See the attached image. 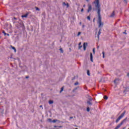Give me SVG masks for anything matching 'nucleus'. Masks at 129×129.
I'll return each instance as SVG.
<instances>
[{
  "label": "nucleus",
  "instance_id": "f257e3e1",
  "mask_svg": "<svg viewBox=\"0 0 129 129\" xmlns=\"http://www.w3.org/2000/svg\"><path fill=\"white\" fill-rule=\"evenodd\" d=\"M94 4L95 5L96 9L98 10V21L97 23L98 24L99 28H101L103 27V22H101V17L100 16V5H99V0H95L94 2Z\"/></svg>",
  "mask_w": 129,
  "mask_h": 129
},
{
  "label": "nucleus",
  "instance_id": "f03ea898",
  "mask_svg": "<svg viewBox=\"0 0 129 129\" xmlns=\"http://www.w3.org/2000/svg\"><path fill=\"white\" fill-rule=\"evenodd\" d=\"M125 114V111H124L123 113H122L121 115L119 116V117H118V118L116 120V122H118V121H119V120H120V119H121V118H122V117L124 116Z\"/></svg>",
  "mask_w": 129,
  "mask_h": 129
},
{
  "label": "nucleus",
  "instance_id": "7ed1b4c3",
  "mask_svg": "<svg viewBox=\"0 0 129 129\" xmlns=\"http://www.w3.org/2000/svg\"><path fill=\"white\" fill-rule=\"evenodd\" d=\"M91 10H92V7H91V5H88V13H89L90 12V11H91Z\"/></svg>",
  "mask_w": 129,
  "mask_h": 129
},
{
  "label": "nucleus",
  "instance_id": "20e7f679",
  "mask_svg": "<svg viewBox=\"0 0 129 129\" xmlns=\"http://www.w3.org/2000/svg\"><path fill=\"white\" fill-rule=\"evenodd\" d=\"M86 47H87V43H84L83 44V48H84V50L85 51L86 50Z\"/></svg>",
  "mask_w": 129,
  "mask_h": 129
},
{
  "label": "nucleus",
  "instance_id": "39448f33",
  "mask_svg": "<svg viewBox=\"0 0 129 129\" xmlns=\"http://www.w3.org/2000/svg\"><path fill=\"white\" fill-rule=\"evenodd\" d=\"M90 60L91 62H93V56L92 55V53H90Z\"/></svg>",
  "mask_w": 129,
  "mask_h": 129
},
{
  "label": "nucleus",
  "instance_id": "423d86ee",
  "mask_svg": "<svg viewBox=\"0 0 129 129\" xmlns=\"http://www.w3.org/2000/svg\"><path fill=\"white\" fill-rule=\"evenodd\" d=\"M63 6H66L67 8H69V4L68 3H65V2H64L63 3Z\"/></svg>",
  "mask_w": 129,
  "mask_h": 129
},
{
  "label": "nucleus",
  "instance_id": "0eeeda50",
  "mask_svg": "<svg viewBox=\"0 0 129 129\" xmlns=\"http://www.w3.org/2000/svg\"><path fill=\"white\" fill-rule=\"evenodd\" d=\"M114 16H115V14H114V12H113L110 15V18H114Z\"/></svg>",
  "mask_w": 129,
  "mask_h": 129
},
{
  "label": "nucleus",
  "instance_id": "6e6552de",
  "mask_svg": "<svg viewBox=\"0 0 129 129\" xmlns=\"http://www.w3.org/2000/svg\"><path fill=\"white\" fill-rule=\"evenodd\" d=\"M118 81H119V80H118V79H117L114 81V83H115V84H117Z\"/></svg>",
  "mask_w": 129,
  "mask_h": 129
},
{
  "label": "nucleus",
  "instance_id": "1a4fd4ad",
  "mask_svg": "<svg viewBox=\"0 0 129 129\" xmlns=\"http://www.w3.org/2000/svg\"><path fill=\"white\" fill-rule=\"evenodd\" d=\"M101 34V32H100V29L99 30L98 34V38L99 39V35Z\"/></svg>",
  "mask_w": 129,
  "mask_h": 129
},
{
  "label": "nucleus",
  "instance_id": "9d476101",
  "mask_svg": "<svg viewBox=\"0 0 129 129\" xmlns=\"http://www.w3.org/2000/svg\"><path fill=\"white\" fill-rule=\"evenodd\" d=\"M12 49H13L14 50V51L15 53H16V52H17V50L16 49V48H15V47L12 46Z\"/></svg>",
  "mask_w": 129,
  "mask_h": 129
},
{
  "label": "nucleus",
  "instance_id": "9b49d317",
  "mask_svg": "<svg viewBox=\"0 0 129 129\" xmlns=\"http://www.w3.org/2000/svg\"><path fill=\"white\" fill-rule=\"evenodd\" d=\"M87 103L89 105H91L92 104V103L90 102V101H88Z\"/></svg>",
  "mask_w": 129,
  "mask_h": 129
},
{
  "label": "nucleus",
  "instance_id": "f8f14e48",
  "mask_svg": "<svg viewBox=\"0 0 129 129\" xmlns=\"http://www.w3.org/2000/svg\"><path fill=\"white\" fill-rule=\"evenodd\" d=\"M53 102H53V101L50 100V101H49V104H52V103H53Z\"/></svg>",
  "mask_w": 129,
  "mask_h": 129
},
{
  "label": "nucleus",
  "instance_id": "ddd939ff",
  "mask_svg": "<svg viewBox=\"0 0 129 129\" xmlns=\"http://www.w3.org/2000/svg\"><path fill=\"white\" fill-rule=\"evenodd\" d=\"M27 17H28V15H27L22 16V18H27Z\"/></svg>",
  "mask_w": 129,
  "mask_h": 129
},
{
  "label": "nucleus",
  "instance_id": "4468645a",
  "mask_svg": "<svg viewBox=\"0 0 129 129\" xmlns=\"http://www.w3.org/2000/svg\"><path fill=\"white\" fill-rule=\"evenodd\" d=\"M92 101V98L91 97H89V101Z\"/></svg>",
  "mask_w": 129,
  "mask_h": 129
},
{
  "label": "nucleus",
  "instance_id": "2eb2a0df",
  "mask_svg": "<svg viewBox=\"0 0 129 129\" xmlns=\"http://www.w3.org/2000/svg\"><path fill=\"white\" fill-rule=\"evenodd\" d=\"M56 121H58V120L57 119H55L52 121V122H53L54 123H55V122H56Z\"/></svg>",
  "mask_w": 129,
  "mask_h": 129
},
{
  "label": "nucleus",
  "instance_id": "dca6fc26",
  "mask_svg": "<svg viewBox=\"0 0 129 129\" xmlns=\"http://www.w3.org/2000/svg\"><path fill=\"white\" fill-rule=\"evenodd\" d=\"M47 120H48V121H49V122H52V119H51L50 118L48 119Z\"/></svg>",
  "mask_w": 129,
  "mask_h": 129
},
{
  "label": "nucleus",
  "instance_id": "f3484780",
  "mask_svg": "<svg viewBox=\"0 0 129 129\" xmlns=\"http://www.w3.org/2000/svg\"><path fill=\"white\" fill-rule=\"evenodd\" d=\"M93 54H95V48L93 49Z\"/></svg>",
  "mask_w": 129,
  "mask_h": 129
},
{
  "label": "nucleus",
  "instance_id": "a211bd4d",
  "mask_svg": "<svg viewBox=\"0 0 129 129\" xmlns=\"http://www.w3.org/2000/svg\"><path fill=\"white\" fill-rule=\"evenodd\" d=\"M87 75H88V76H90V74L89 73V71H87Z\"/></svg>",
  "mask_w": 129,
  "mask_h": 129
},
{
  "label": "nucleus",
  "instance_id": "6ab92c4d",
  "mask_svg": "<svg viewBox=\"0 0 129 129\" xmlns=\"http://www.w3.org/2000/svg\"><path fill=\"white\" fill-rule=\"evenodd\" d=\"M87 20H88L89 21H90V17L88 16V17H87Z\"/></svg>",
  "mask_w": 129,
  "mask_h": 129
},
{
  "label": "nucleus",
  "instance_id": "aec40b11",
  "mask_svg": "<svg viewBox=\"0 0 129 129\" xmlns=\"http://www.w3.org/2000/svg\"><path fill=\"white\" fill-rule=\"evenodd\" d=\"M107 98H108L107 97V96H104V99H106H106H107Z\"/></svg>",
  "mask_w": 129,
  "mask_h": 129
},
{
  "label": "nucleus",
  "instance_id": "412c9836",
  "mask_svg": "<svg viewBox=\"0 0 129 129\" xmlns=\"http://www.w3.org/2000/svg\"><path fill=\"white\" fill-rule=\"evenodd\" d=\"M3 34H4V35H5V36H6L7 33H6V32H5V31H3Z\"/></svg>",
  "mask_w": 129,
  "mask_h": 129
},
{
  "label": "nucleus",
  "instance_id": "4be33fe9",
  "mask_svg": "<svg viewBox=\"0 0 129 129\" xmlns=\"http://www.w3.org/2000/svg\"><path fill=\"white\" fill-rule=\"evenodd\" d=\"M80 35H81V32H78V36H80Z\"/></svg>",
  "mask_w": 129,
  "mask_h": 129
},
{
  "label": "nucleus",
  "instance_id": "5701e85b",
  "mask_svg": "<svg viewBox=\"0 0 129 129\" xmlns=\"http://www.w3.org/2000/svg\"><path fill=\"white\" fill-rule=\"evenodd\" d=\"M82 47V45H79V49H80Z\"/></svg>",
  "mask_w": 129,
  "mask_h": 129
},
{
  "label": "nucleus",
  "instance_id": "b1692460",
  "mask_svg": "<svg viewBox=\"0 0 129 129\" xmlns=\"http://www.w3.org/2000/svg\"><path fill=\"white\" fill-rule=\"evenodd\" d=\"M59 50H60L61 53H63V49H62V48H60Z\"/></svg>",
  "mask_w": 129,
  "mask_h": 129
},
{
  "label": "nucleus",
  "instance_id": "393cba45",
  "mask_svg": "<svg viewBox=\"0 0 129 129\" xmlns=\"http://www.w3.org/2000/svg\"><path fill=\"white\" fill-rule=\"evenodd\" d=\"M90 110V109H89V107H88L87 108V111L89 112Z\"/></svg>",
  "mask_w": 129,
  "mask_h": 129
},
{
  "label": "nucleus",
  "instance_id": "a878e982",
  "mask_svg": "<svg viewBox=\"0 0 129 129\" xmlns=\"http://www.w3.org/2000/svg\"><path fill=\"white\" fill-rule=\"evenodd\" d=\"M102 54H103V58H104V51L102 52Z\"/></svg>",
  "mask_w": 129,
  "mask_h": 129
},
{
  "label": "nucleus",
  "instance_id": "bb28decb",
  "mask_svg": "<svg viewBox=\"0 0 129 129\" xmlns=\"http://www.w3.org/2000/svg\"><path fill=\"white\" fill-rule=\"evenodd\" d=\"M63 88H61V90H60V92H62V91H63Z\"/></svg>",
  "mask_w": 129,
  "mask_h": 129
},
{
  "label": "nucleus",
  "instance_id": "cd10ccee",
  "mask_svg": "<svg viewBox=\"0 0 129 129\" xmlns=\"http://www.w3.org/2000/svg\"><path fill=\"white\" fill-rule=\"evenodd\" d=\"M82 28H83V29H84V28H85V25H82Z\"/></svg>",
  "mask_w": 129,
  "mask_h": 129
},
{
  "label": "nucleus",
  "instance_id": "c85d7f7f",
  "mask_svg": "<svg viewBox=\"0 0 129 129\" xmlns=\"http://www.w3.org/2000/svg\"><path fill=\"white\" fill-rule=\"evenodd\" d=\"M36 11H39L40 10L38 8H36Z\"/></svg>",
  "mask_w": 129,
  "mask_h": 129
},
{
  "label": "nucleus",
  "instance_id": "c756f323",
  "mask_svg": "<svg viewBox=\"0 0 129 129\" xmlns=\"http://www.w3.org/2000/svg\"><path fill=\"white\" fill-rule=\"evenodd\" d=\"M75 85H78V83H75Z\"/></svg>",
  "mask_w": 129,
  "mask_h": 129
},
{
  "label": "nucleus",
  "instance_id": "7c9ffc66",
  "mask_svg": "<svg viewBox=\"0 0 129 129\" xmlns=\"http://www.w3.org/2000/svg\"><path fill=\"white\" fill-rule=\"evenodd\" d=\"M79 46H81V42H80V43H79Z\"/></svg>",
  "mask_w": 129,
  "mask_h": 129
},
{
  "label": "nucleus",
  "instance_id": "2f4dec72",
  "mask_svg": "<svg viewBox=\"0 0 129 129\" xmlns=\"http://www.w3.org/2000/svg\"><path fill=\"white\" fill-rule=\"evenodd\" d=\"M83 11H84V9H82L81 10V12H83Z\"/></svg>",
  "mask_w": 129,
  "mask_h": 129
},
{
  "label": "nucleus",
  "instance_id": "473e14b6",
  "mask_svg": "<svg viewBox=\"0 0 129 129\" xmlns=\"http://www.w3.org/2000/svg\"><path fill=\"white\" fill-rule=\"evenodd\" d=\"M40 107L42 108V109H43V106L40 105Z\"/></svg>",
  "mask_w": 129,
  "mask_h": 129
},
{
  "label": "nucleus",
  "instance_id": "72a5a7b5",
  "mask_svg": "<svg viewBox=\"0 0 129 129\" xmlns=\"http://www.w3.org/2000/svg\"><path fill=\"white\" fill-rule=\"evenodd\" d=\"M95 19L94 18V19H93V22H95Z\"/></svg>",
  "mask_w": 129,
  "mask_h": 129
},
{
  "label": "nucleus",
  "instance_id": "f704fd0d",
  "mask_svg": "<svg viewBox=\"0 0 129 129\" xmlns=\"http://www.w3.org/2000/svg\"><path fill=\"white\" fill-rule=\"evenodd\" d=\"M124 3H126V1L124 0Z\"/></svg>",
  "mask_w": 129,
  "mask_h": 129
},
{
  "label": "nucleus",
  "instance_id": "c9c22d12",
  "mask_svg": "<svg viewBox=\"0 0 129 129\" xmlns=\"http://www.w3.org/2000/svg\"><path fill=\"white\" fill-rule=\"evenodd\" d=\"M82 24V23L81 22H80V25H81Z\"/></svg>",
  "mask_w": 129,
  "mask_h": 129
},
{
  "label": "nucleus",
  "instance_id": "e433bc0d",
  "mask_svg": "<svg viewBox=\"0 0 129 129\" xmlns=\"http://www.w3.org/2000/svg\"><path fill=\"white\" fill-rule=\"evenodd\" d=\"M127 76H128V77H129V74H127Z\"/></svg>",
  "mask_w": 129,
  "mask_h": 129
},
{
  "label": "nucleus",
  "instance_id": "4c0bfd02",
  "mask_svg": "<svg viewBox=\"0 0 129 129\" xmlns=\"http://www.w3.org/2000/svg\"><path fill=\"white\" fill-rule=\"evenodd\" d=\"M7 36H9V34H7Z\"/></svg>",
  "mask_w": 129,
  "mask_h": 129
},
{
  "label": "nucleus",
  "instance_id": "58836bf2",
  "mask_svg": "<svg viewBox=\"0 0 129 129\" xmlns=\"http://www.w3.org/2000/svg\"><path fill=\"white\" fill-rule=\"evenodd\" d=\"M70 118H73V117H71Z\"/></svg>",
  "mask_w": 129,
  "mask_h": 129
},
{
  "label": "nucleus",
  "instance_id": "ea45409f",
  "mask_svg": "<svg viewBox=\"0 0 129 129\" xmlns=\"http://www.w3.org/2000/svg\"><path fill=\"white\" fill-rule=\"evenodd\" d=\"M59 127H62V126H59Z\"/></svg>",
  "mask_w": 129,
  "mask_h": 129
},
{
  "label": "nucleus",
  "instance_id": "a19ab883",
  "mask_svg": "<svg viewBox=\"0 0 129 129\" xmlns=\"http://www.w3.org/2000/svg\"><path fill=\"white\" fill-rule=\"evenodd\" d=\"M87 2H88V0H86Z\"/></svg>",
  "mask_w": 129,
  "mask_h": 129
},
{
  "label": "nucleus",
  "instance_id": "79ce46f5",
  "mask_svg": "<svg viewBox=\"0 0 129 129\" xmlns=\"http://www.w3.org/2000/svg\"><path fill=\"white\" fill-rule=\"evenodd\" d=\"M85 7V5H84V7Z\"/></svg>",
  "mask_w": 129,
  "mask_h": 129
},
{
  "label": "nucleus",
  "instance_id": "37998d69",
  "mask_svg": "<svg viewBox=\"0 0 129 129\" xmlns=\"http://www.w3.org/2000/svg\"><path fill=\"white\" fill-rule=\"evenodd\" d=\"M26 78H28V77H26Z\"/></svg>",
  "mask_w": 129,
  "mask_h": 129
}]
</instances>
